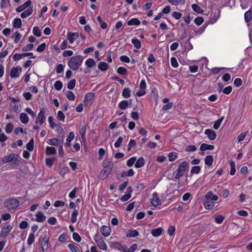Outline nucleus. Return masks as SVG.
I'll return each mask as SVG.
<instances>
[{"mask_svg": "<svg viewBox=\"0 0 252 252\" xmlns=\"http://www.w3.org/2000/svg\"><path fill=\"white\" fill-rule=\"evenodd\" d=\"M103 169L101 171L99 178L101 180L106 179L112 171L113 167V163L111 160L107 159L103 163Z\"/></svg>", "mask_w": 252, "mask_h": 252, "instance_id": "f257e3e1", "label": "nucleus"}, {"mask_svg": "<svg viewBox=\"0 0 252 252\" xmlns=\"http://www.w3.org/2000/svg\"><path fill=\"white\" fill-rule=\"evenodd\" d=\"M218 199V196L214 195L212 192H208L205 195V198L203 202V205L206 209L211 210L215 206V203L213 201H216Z\"/></svg>", "mask_w": 252, "mask_h": 252, "instance_id": "f03ea898", "label": "nucleus"}, {"mask_svg": "<svg viewBox=\"0 0 252 252\" xmlns=\"http://www.w3.org/2000/svg\"><path fill=\"white\" fill-rule=\"evenodd\" d=\"M83 61V57L81 55L73 56L69 60L68 65L71 69L76 70L81 65Z\"/></svg>", "mask_w": 252, "mask_h": 252, "instance_id": "7ed1b4c3", "label": "nucleus"}, {"mask_svg": "<svg viewBox=\"0 0 252 252\" xmlns=\"http://www.w3.org/2000/svg\"><path fill=\"white\" fill-rule=\"evenodd\" d=\"M19 155L15 153H11L7 156H4L2 158V161L4 163L11 162L13 160L14 161L12 163V166L14 168H15L18 165L17 162L18 161Z\"/></svg>", "mask_w": 252, "mask_h": 252, "instance_id": "20e7f679", "label": "nucleus"}, {"mask_svg": "<svg viewBox=\"0 0 252 252\" xmlns=\"http://www.w3.org/2000/svg\"><path fill=\"white\" fill-rule=\"evenodd\" d=\"M189 167V163L187 161L182 162L179 166L177 169V173L175 176L176 179H179L180 177L183 176L184 173L187 170Z\"/></svg>", "mask_w": 252, "mask_h": 252, "instance_id": "39448f33", "label": "nucleus"}, {"mask_svg": "<svg viewBox=\"0 0 252 252\" xmlns=\"http://www.w3.org/2000/svg\"><path fill=\"white\" fill-rule=\"evenodd\" d=\"M4 204L9 210L16 208L19 204V201L16 198L8 199L4 202Z\"/></svg>", "mask_w": 252, "mask_h": 252, "instance_id": "423d86ee", "label": "nucleus"}, {"mask_svg": "<svg viewBox=\"0 0 252 252\" xmlns=\"http://www.w3.org/2000/svg\"><path fill=\"white\" fill-rule=\"evenodd\" d=\"M46 120L45 110L44 108H41L38 113L36 119L35 121L36 124L42 125Z\"/></svg>", "mask_w": 252, "mask_h": 252, "instance_id": "0eeeda50", "label": "nucleus"}, {"mask_svg": "<svg viewBox=\"0 0 252 252\" xmlns=\"http://www.w3.org/2000/svg\"><path fill=\"white\" fill-rule=\"evenodd\" d=\"M12 229V225L10 224L5 225L2 227L1 230L0 236L1 237H6L8 233L11 231Z\"/></svg>", "mask_w": 252, "mask_h": 252, "instance_id": "6e6552de", "label": "nucleus"}, {"mask_svg": "<svg viewBox=\"0 0 252 252\" xmlns=\"http://www.w3.org/2000/svg\"><path fill=\"white\" fill-rule=\"evenodd\" d=\"M21 68L20 67H14L11 68L10 72V76L12 78H18L21 72Z\"/></svg>", "mask_w": 252, "mask_h": 252, "instance_id": "1a4fd4ad", "label": "nucleus"}, {"mask_svg": "<svg viewBox=\"0 0 252 252\" xmlns=\"http://www.w3.org/2000/svg\"><path fill=\"white\" fill-rule=\"evenodd\" d=\"M96 237L97 235H95L94 237V240L99 248L103 250H106L107 247L103 240L102 238H96Z\"/></svg>", "mask_w": 252, "mask_h": 252, "instance_id": "9d476101", "label": "nucleus"}, {"mask_svg": "<svg viewBox=\"0 0 252 252\" xmlns=\"http://www.w3.org/2000/svg\"><path fill=\"white\" fill-rule=\"evenodd\" d=\"M100 231L103 236L108 237L110 235L111 231L110 227L103 225L100 228Z\"/></svg>", "mask_w": 252, "mask_h": 252, "instance_id": "9b49d317", "label": "nucleus"}, {"mask_svg": "<svg viewBox=\"0 0 252 252\" xmlns=\"http://www.w3.org/2000/svg\"><path fill=\"white\" fill-rule=\"evenodd\" d=\"M205 134L207 135L208 138L211 140H214L217 137L215 131L211 129H207L205 130Z\"/></svg>", "mask_w": 252, "mask_h": 252, "instance_id": "f8f14e48", "label": "nucleus"}, {"mask_svg": "<svg viewBox=\"0 0 252 252\" xmlns=\"http://www.w3.org/2000/svg\"><path fill=\"white\" fill-rule=\"evenodd\" d=\"M49 238L44 235L41 241V249L43 252H44L48 248Z\"/></svg>", "mask_w": 252, "mask_h": 252, "instance_id": "ddd939ff", "label": "nucleus"}, {"mask_svg": "<svg viewBox=\"0 0 252 252\" xmlns=\"http://www.w3.org/2000/svg\"><path fill=\"white\" fill-rule=\"evenodd\" d=\"M79 35L78 32H69L67 34V39L70 43H72L78 37Z\"/></svg>", "mask_w": 252, "mask_h": 252, "instance_id": "4468645a", "label": "nucleus"}, {"mask_svg": "<svg viewBox=\"0 0 252 252\" xmlns=\"http://www.w3.org/2000/svg\"><path fill=\"white\" fill-rule=\"evenodd\" d=\"M32 4V1L31 0H28L26 1L23 4L18 6L16 9V11L17 12H20L24 10L26 8L30 6Z\"/></svg>", "mask_w": 252, "mask_h": 252, "instance_id": "2eb2a0df", "label": "nucleus"}, {"mask_svg": "<svg viewBox=\"0 0 252 252\" xmlns=\"http://www.w3.org/2000/svg\"><path fill=\"white\" fill-rule=\"evenodd\" d=\"M160 200L158 197V194L157 192H155L152 195V198L151 199V203L154 206H157L159 204Z\"/></svg>", "mask_w": 252, "mask_h": 252, "instance_id": "dca6fc26", "label": "nucleus"}, {"mask_svg": "<svg viewBox=\"0 0 252 252\" xmlns=\"http://www.w3.org/2000/svg\"><path fill=\"white\" fill-rule=\"evenodd\" d=\"M33 11V9L32 7H29L27 10L24 11L21 14V17L22 18H26L28 17L29 15L32 14Z\"/></svg>", "mask_w": 252, "mask_h": 252, "instance_id": "f3484780", "label": "nucleus"}, {"mask_svg": "<svg viewBox=\"0 0 252 252\" xmlns=\"http://www.w3.org/2000/svg\"><path fill=\"white\" fill-rule=\"evenodd\" d=\"M215 148V147L214 145H208L206 143H203L201 144L200 150L202 151H204L206 150H213Z\"/></svg>", "mask_w": 252, "mask_h": 252, "instance_id": "a211bd4d", "label": "nucleus"}, {"mask_svg": "<svg viewBox=\"0 0 252 252\" xmlns=\"http://www.w3.org/2000/svg\"><path fill=\"white\" fill-rule=\"evenodd\" d=\"M36 217V221L39 222H43L46 220V217L44 216L41 212H38L35 215Z\"/></svg>", "mask_w": 252, "mask_h": 252, "instance_id": "6ab92c4d", "label": "nucleus"}, {"mask_svg": "<svg viewBox=\"0 0 252 252\" xmlns=\"http://www.w3.org/2000/svg\"><path fill=\"white\" fill-rule=\"evenodd\" d=\"M162 231L163 229L161 227H159L152 230L151 234L154 237H158L161 234Z\"/></svg>", "mask_w": 252, "mask_h": 252, "instance_id": "aec40b11", "label": "nucleus"}, {"mask_svg": "<svg viewBox=\"0 0 252 252\" xmlns=\"http://www.w3.org/2000/svg\"><path fill=\"white\" fill-rule=\"evenodd\" d=\"M220 11L219 9H217L215 10L214 15L213 16H211V19H210V22L212 24H213L218 20L219 17H220Z\"/></svg>", "mask_w": 252, "mask_h": 252, "instance_id": "412c9836", "label": "nucleus"}, {"mask_svg": "<svg viewBox=\"0 0 252 252\" xmlns=\"http://www.w3.org/2000/svg\"><path fill=\"white\" fill-rule=\"evenodd\" d=\"M145 164V160L143 158L141 157L136 161L135 166L137 168L143 167Z\"/></svg>", "mask_w": 252, "mask_h": 252, "instance_id": "4be33fe9", "label": "nucleus"}, {"mask_svg": "<svg viewBox=\"0 0 252 252\" xmlns=\"http://www.w3.org/2000/svg\"><path fill=\"white\" fill-rule=\"evenodd\" d=\"M139 235V232L135 230L129 229L126 234L127 237H135Z\"/></svg>", "mask_w": 252, "mask_h": 252, "instance_id": "5701e85b", "label": "nucleus"}, {"mask_svg": "<svg viewBox=\"0 0 252 252\" xmlns=\"http://www.w3.org/2000/svg\"><path fill=\"white\" fill-rule=\"evenodd\" d=\"M20 119L21 122L24 124H26L29 122V117L25 113H22L20 114Z\"/></svg>", "mask_w": 252, "mask_h": 252, "instance_id": "b1692460", "label": "nucleus"}, {"mask_svg": "<svg viewBox=\"0 0 252 252\" xmlns=\"http://www.w3.org/2000/svg\"><path fill=\"white\" fill-rule=\"evenodd\" d=\"M127 24L128 26H138L140 24V21L137 18H132Z\"/></svg>", "mask_w": 252, "mask_h": 252, "instance_id": "393cba45", "label": "nucleus"}, {"mask_svg": "<svg viewBox=\"0 0 252 252\" xmlns=\"http://www.w3.org/2000/svg\"><path fill=\"white\" fill-rule=\"evenodd\" d=\"M119 107L122 110H125L129 107V103L127 100H123L119 104Z\"/></svg>", "mask_w": 252, "mask_h": 252, "instance_id": "a878e982", "label": "nucleus"}, {"mask_svg": "<svg viewBox=\"0 0 252 252\" xmlns=\"http://www.w3.org/2000/svg\"><path fill=\"white\" fill-rule=\"evenodd\" d=\"M205 163L209 166L212 165L213 162V157L211 155L207 156L204 159Z\"/></svg>", "mask_w": 252, "mask_h": 252, "instance_id": "bb28decb", "label": "nucleus"}, {"mask_svg": "<svg viewBox=\"0 0 252 252\" xmlns=\"http://www.w3.org/2000/svg\"><path fill=\"white\" fill-rule=\"evenodd\" d=\"M98 68L102 71H105L108 69V64L106 63L101 62L98 63Z\"/></svg>", "mask_w": 252, "mask_h": 252, "instance_id": "cd10ccee", "label": "nucleus"}, {"mask_svg": "<svg viewBox=\"0 0 252 252\" xmlns=\"http://www.w3.org/2000/svg\"><path fill=\"white\" fill-rule=\"evenodd\" d=\"M178 154L177 153L175 152H170L168 155L169 161L171 162L173 161L178 158Z\"/></svg>", "mask_w": 252, "mask_h": 252, "instance_id": "c85d7f7f", "label": "nucleus"}, {"mask_svg": "<svg viewBox=\"0 0 252 252\" xmlns=\"http://www.w3.org/2000/svg\"><path fill=\"white\" fill-rule=\"evenodd\" d=\"M131 91L128 88L124 89L122 92V96L126 98H129L130 96Z\"/></svg>", "mask_w": 252, "mask_h": 252, "instance_id": "c756f323", "label": "nucleus"}, {"mask_svg": "<svg viewBox=\"0 0 252 252\" xmlns=\"http://www.w3.org/2000/svg\"><path fill=\"white\" fill-rule=\"evenodd\" d=\"M13 27L16 29H20L22 26V20L20 18H16L13 21Z\"/></svg>", "mask_w": 252, "mask_h": 252, "instance_id": "7c9ffc66", "label": "nucleus"}, {"mask_svg": "<svg viewBox=\"0 0 252 252\" xmlns=\"http://www.w3.org/2000/svg\"><path fill=\"white\" fill-rule=\"evenodd\" d=\"M85 64L88 67H92L96 65V63L94 60L92 58H90L88 59L86 62Z\"/></svg>", "mask_w": 252, "mask_h": 252, "instance_id": "2f4dec72", "label": "nucleus"}, {"mask_svg": "<svg viewBox=\"0 0 252 252\" xmlns=\"http://www.w3.org/2000/svg\"><path fill=\"white\" fill-rule=\"evenodd\" d=\"M95 94L94 93L90 92L86 94L85 97V100L90 102L92 101L94 98Z\"/></svg>", "mask_w": 252, "mask_h": 252, "instance_id": "473e14b6", "label": "nucleus"}, {"mask_svg": "<svg viewBox=\"0 0 252 252\" xmlns=\"http://www.w3.org/2000/svg\"><path fill=\"white\" fill-rule=\"evenodd\" d=\"M46 153L48 155H53L56 153V150L53 147H47L46 148Z\"/></svg>", "mask_w": 252, "mask_h": 252, "instance_id": "72a5a7b5", "label": "nucleus"}, {"mask_svg": "<svg viewBox=\"0 0 252 252\" xmlns=\"http://www.w3.org/2000/svg\"><path fill=\"white\" fill-rule=\"evenodd\" d=\"M131 42L134 45V47L137 49H139L141 48V43L139 39L133 38L131 40Z\"/></svg>", "mask_w": 252, "mask_h": 252, "instance_id": "f704fd0d", "label": "nucleus"}, {"mask_svg": "<svg viewBox=\"0 0 252 252\" xmlns=\"http://www.w3.org/2000/svg\"><path fill=\"white\" fill-rule=\"evenodd\" d=\"M223 119H224V117H222L220 119L217 120L215 122V123L213 126V128L215 129H218L220 127Z\"/></svg>", "mask_w": 252, "mask_h": 252, "instance_id": "c9c22d12", "label": "nucleus"}, {"mask_svg": "<svg viewBox=\"0 0 252 252\" xmlns=\"http://www.w3.org/2000/svg\"><path fill=\"white\" fill-rule=\"evenodd\" d=\"M97 20L100 24L101 28L102 29H105L107 28V25L106 23L102 21V18L100 16H98L97 17Z\"/></svg>", "mask_w": 252, "mask_h": 252, "instance_id": "e433bc0d", "label": "nucleus"}, {"mask_svg": "<svg viewBox=\"0 0 252 252\" xmlns=\"http://www.w3.org/2000/svg\"><path fill=\"white\" fill-rule=\"evenodd\" d=\"M78 215V211L77 210H74L72 214H71V221L74 223L77 221V216Z\"/></svg>", "mask_w": 252, "mask_h": 252, "instance_id": "4c0bfd02", "label": "nucleus"}, {"mask_svg": "<svg viewBox=\"0 0 252 252\" xmlns=\"http://www.w3.org/2000/svg\"><path fill=\"white\" fill-rule=\"evenodd\" d=\"M33 146H34V140L33 138H32L30 141L27 144L26 148L27 149L32 151L33 149Z\"/></svg>", "mask_w": 252, "mask_h": 252, "instance_id": "58836bf2", "label": "nucleus"}, {"mask_svg": "<svg viewBox=\"0 0 252 252\" xmlns=\"http://www.w3.org/2000/svg\"><path fill=\"white\" fill-rule=\"evenodd\" d=\"M117 73L120 75H125L128 74L127 70L123 67H119L117 69Z\"/></svg>", "mask_w": 252, "mask_h": 252, "instance_id": "ea45409f", "label": "nucleus"}, {"mask_svg": "<svg viewBox=\"0 0 252 252\" xmlns=\"http://www.w3.org/2000/svg\"><path fill=\"white\" fill-rule=\"evenodd\" d=\"M201 170V168L199 166H194L191 168L190 173L191 174H198Z\"/></svg>", "mask_w": 252, "mask_h": 252, "instance_id": "a19ab883", "label": "nucleus"}, {"mask_svg": "<svg viewBox=\"0 0 252 252\" xmlns=\"http://www.w3.org/2000/svg\"><path fill=\"white\" fill-rule=\"evenodd\" d=\"M68 247L72 252H80L79 249L75 244H70Z\"/></svg>", "mask_w": 252, "mask_h": 252, "instance_id": "79ce46f5", "label": "nucleus"}, {"mask_svg": "<svg viewBox=\"0 0 252 252\" xmlns=\"http://www.w3.org/2000/svg\"><path fill=\"white\" fill-rule=\"evenodd\" d=\"M230 174L231 175H233L235 174L236 172L235 169V164L234 161H231L230 162Z\"/></svg>", "mask_w": 252, "mask_h": 252, "instance_id": "37998d69", "label": "nucleus"}, {"mask_svg": "<svg viewBox=\"0 0 252 252\" xmlns=\"http://www.w3.org/2000/svg\"><path fill=\"white\" fill-rule=\"evenodd\" d=\"M33 33L37 37H40L41 35V31L38 27H34L32 30Z\"/></svg>", "mask_w": 252, "mask_h": 252, "instance_id": "c03bdc74", "label": "nucleus"}, {"mask_svg": "<svg viewBox=\"0 0 252 252\" xmlns=\"http://www.w3.org/2000/svg\"><path fill=\"white\" fill-rule=\"evenodd\" d=\"M137 248V245L136 244H134L132 245V246L129 248H126V250H124V252H133L135 251Z\"/></svg>", "mask_w": 252, "mask_h": 252, "instance_id": "a18cd8bd", "label": "nucleus"}, {"mask_svg": "<svg viewBox=\"0 0 252 252\" xmlns=\"http://www.w3.org/2000/svg\"><path fill=\"white\" fill-rule=\"evenodd\" d=\"M252 19V13L251 10L247 11L245 14V20L246 22H250Z\"/></svg>", "mask_w": 252, "mask_h": 252, "instance_id": "49530a36", "label": "nucleus"}, {"mask_svg": "<svg viewBox=\"0 0 252 252\" xmlns=\"http://www.w3.org/2000/svg\"><path fill=\"white\" fill-rule=\"evenodd\" d=\"M55 161V158H47L46 159V164L51 167L54 164V161Z\"/></svg>", "mask_w": 252, "mask_h": 252, "instance_id": "de8ad7c7", "label": "nucleus"}, {"mask_svg": "<svg viewBox=\"0 0 252 252\" xmlns=\"http://www.w3.org/2000/svg\"><path fill=\"white\" fill-rule=\"evenodd\" d=\"M75 85H76V80L72 79L68 83L67 87L69 90H72L75 87Z\"/></svg>", "mask_w": 252, "mask_h": 252, "instance_id": "09e8293b", "label": "nucleus"}, {"mask_svg": "<svg viewBox=\"0 0 252 252\" xmlns=\"http://www.w3.org/2000/svg\"><path fill=\"white\" fill-rule=\"evenodd\" d=\"M34 235L33 233H31L29 235V238L27 240V243L29 245H31L34 241Z\"/></svg>", "mask_w": 252, "mask_h": 252, "instance_id": "8fccbe9b", "label": "nucleus"}, {"mask_svg": "<svg viewBox=\"0 0 252 252\" xmlns=\"http://www.w3.org/2000/svg\"><path fill=\"white\" fill-rule=\"evenodd\" d=\"M54 87L57 91H60L63 87V83L61 81H57L54 84Z\"/></svg>", "mask_w": 252, "mask_h": 252, "instance_id": "3c124183", "label": "nucleus"}, {"mask_svg": "<svg viewBox=\"0 0 252 252\" xmlns=\"http://www.w3.org/2000/svg\"><path fill=\"white\" fill-rule=\"evenodd\" d=\"M66 97L69 100H74L75 98V96L73 93L71 91H67L66 94Z\"/></svg>", "mask_w": 252, "mask_h": 252, "instance_id": "603ef678", "label": "nucleus"}, {"mask_svg": "<svg viewBox=\"0 0 252 252\" xmlns=\"http://www.w3.org/2000/svg\"><path fill=\"white\" fill-rule=\"evenodd\" d=\"M57 118L58 120L64 121L65 119V115L62 111L58 112Z\"/></svg>", "mask_w": 252, "mask_h": 252, "instance_id": "864d4df0", "label": "nucleus"}, {"mask_svg": "<svg viewBox=\"0 0 252 252\" xmlns=\"http://www.w3.org/2000/svg\"><path fill=\"white\" fill-rule=\"evenodd\" d=\"M136 158L135 157L131 158L128 160H127L126 162V165L129 167L132 166L133 165L135 161H136Z\"/></svg>", "mask_w": 252, "mask_h": 252, "instance_id": "5fc2aeb1", "label": "nucleus"}, {"mask_svg": "<svg viewBox=\"0 0 252 252\" xmlns=\"http://www.w3.org/2000/svg\"><path fill=\"white\" fill-rule=\"evenodd\" d=\"M59 141L60 139L56 138H51L49 139L48 144L51 145H58V142H59Z\"/></svg>", "mask_w": 252, "mask_h": 252, "instance_id": "6e6d98bb", "label": "nucleus"}, {"mask_svg": "<svg viewBox=\"0 0 252 252\" xmlns=\"http://www.w3.org/2000/svg\"><path fill=\"white\" fill-rule=\"evenodd\" d=\"M14 126L11 123H8L7 124L6 127H5V131L7 133H10L12 132Z\"/></svg>", "mask_w": 252, "mask_h": 252, "instance_id": "4d7b16f0", "label": "nucleus"}, {"mask_svg": "<svg viewBox=\"0 0 252 252\" xmlns=\"http://www.w3.org/2000/svg\"><path fill=\"white\" fill-rule=\"evenodd\" d=\"M191 7L195 12L198 13H201L202 12L200 7L196 4H193L191 5Z\"/></svg>", "mask_w": 252, "mask_h": 252, "instance_id": "13d9d810", "label": "nucleus"}, {"mask_svg": "<svg viewBox=\"0 0 252 252\" xmlns=\"http://www.w3.org/2000/svg\"><path fill=\"white\" fill-rule=\"evenodd\" d=\"M203 21H204L203 18L200 16L197 17L194 20V23L197 26H200V25H201L202 24V23L203 22Z\"/></svg>", "mask_w": 252, "mask_h": 252, "instance_id": "bf43d9fd", "label": "nucleus"}, {"mask_svg": "<svg viewBox=\"0 0 252 252\" xmlns=\"http://www.w3.org/2000/svg\"><path fill=\"white\" fill-rule=\"evenodd\" d=\"M196 150V147L195 145H189L186 148V151L188 152H194Z\"/></svg>", "mask_w": 252, "mask_h": 252, "instance_id": "052dcab7", "label": "nucleus"}, {"mask_svg": "<svg viewBox=\"0 0 252 252\" xmlns=\"http://www.w3.org/2000/svg\"><path fill=\"white\" fill-rule=\"evenodd\" d=\"M224 219V217L221 215H218L215 218L216 222L218 224L221 223L223 222Z\"/></svg>", "mask_w": 252, "mask_h": 252, "instance_id": "680f3d73", "label": "nucleus"}, {"mask_svg": "<svg viewBox=\"0 0 252 252\" xmlns=\"http://www.w3.org/2000/svg\"><path fill=\"white\" fill-rule=\"evenodd\" d=\"M33 48V44L32 43L29 44L27 45L26 46L23 47L22 50L23 52H26L28 51L31 50Z\"/></svg>", "mask_w": 252, "mask_h": 252, "instance_id": "e2e57ef3", "label": "nucleus"}, {"mask_svg": "<svg viewBox=\"0 0 252 252\" xmlns=\"http://www.w3.org/2000/svg\"><path fill=\"white\" fill-rule=\"evenodd\" d=\"M171 64L172 66L174 68L178 67V63L175 57H172L171 58Z\"/></svg>", "mask_w": 252, "mask_h": 252, "instance_id": "0e129e2a", "label": "nucleus"}, {"mask_svg": "<svg viewBox=\"0 0 252 252\" xmlns=\"http://www.w3.org/2000/svg\"><path fill=\"white\" fill-rule=\"evenodd\" d=\"M232 91V88L231 86H227L225 87L223 90L222 92L224 94H229L231 93Z\"/></svg>", "mask_w": 252, "mask_h": 252, "instance_id": "69168bd1", "label": "nucleus"}, {"mask_svg": "<svg viewBox=\"0 0 252 252\" xmlns=\"http://www.w3.org/2000/svg\"><path fill=\"white\" fill-rule=\"evenodd\" d=\"M73 239L77 242H80L81 240V238L78 233L74 232L72 235Z\"/></svg>", "mask_w": 252, "mask_h": 252, "instance_id": "338daca9", "label": "nucleus"}, {"mask_svg": "<svg viewBox=\"0 0 252 252\" xmlns=\"http://www.w3.org/2000/svg\"><path fill=\"white\" fill-rule=\"evenodd\" d=\"M46 47V44L45 43H43L37 47L36 51L38 52H42L45 50Z\"/></svg>", "mask_w": 252, "mask_h": 252, "instance_id": "774afa93", "label": "nucleus"}]
</instances>
